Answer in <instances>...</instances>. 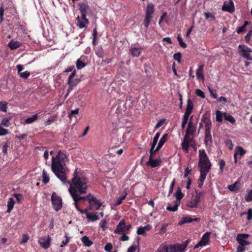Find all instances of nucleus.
<instances>
[{
	"label": "nucleus",
	"instance_id": "obj_15",
	"mask_svg": "<svg viewBox=\"0 0 252 252\" xmlns=\"http://www.w3.org/2000/svg\"><path fill=\"white\" fill-rule=\"evenodd\" d=\"M246 151L242 147L238 146L236 147L234 155V161L235 163L237 162L238 156L239 155L240 156H242L246 153Z\"/></svg>",
	"mask_w": 252,
	"mask_h": 252
},
{
	"label": "nucleus",
	"instance_id": "obj_46",
	"mask_svg": "<svg viewBox=\"0 0 252 252\" xmlns=\"http://www.w3.org/2000/svg\"><path fill=\"white\" fill-rule=\"evenodd\" d=\"M174 59L176 60L178 63H181V54L180 53H177L174 54Z\"/></svg>",
	"mask_w": 252,
	"mask_h": 252
},
{
	"label": "nucleus",
	"instance_id": "obj_51",
	"mask_svg": "<svg viewBox=\"0 0 252 252\" xmlns=\"http://www.w3.org/2000/svg\"><path fill=\"white\" fill-rule=\"evenodd\" d=\"M178 41L180 45L183 48H186L187 47L186 44L183 42L182 38L178 36L177 37Z\"/></svg>",
	"mask_w": 252,
	"mask_h": 252
},
{
	"label": "nucleus",
	"instance_id": "obj_11",
	"mask_svg": "<svg viewBox=\"0 0 252 252\" xmlns=\"http://www.w3.org/2000/svg\"><path fill=\"white\" fill-rule=\"evenodd\" d=\"M131 226L130 224L126 225L124 220H122L117 226L115 230V233H120L121 232H125L126 230H128Z\"/></svg>",
	"mask_w": 252,
	"mask_h": 252
},
{
	"label": "nucleus",
	"instance_id": "obj_18",
	"mask_svg": "<svg viewBox=\"0 0 252 252\" xmlns=\"http://www.w3.org/2000/svg\"><path fill=\"white\" fill-rule=\"evenodd\" d=\"M202 121L205 125V133H211L210 130L212 126V123L211 121L206 118H202Z\"/></svg>",
	"mask_w": 252,
	"mask_h": 252
},
{
	"label": "nucleus",
	"instance_id": "obj_19",
	"mask_svg": "<svg viewBox=\"0 0 252 252\" xmlns=\"http://www.w3.org/2000/svg\"><path fill=\"white\" fill-rule=\"evenodd\" d=\"M154 12V5L152 3L147 4V8L145 11L146 16L153 17V14Z\"/></svg>",
	"mask_w": 252,
	"mask_h": 252
},
{
	"label": "nucleus",
	"instance_id": "obj_4",
	"mask_svg": "<svg viewBox=\"0 0 252 252\" xmlns=\"http://www.w3.org/2000/svg\"><path fill=\"white\" fill-rule=\"evenodd\" d=\"M190 242V240L188 239L186 242L182 244H176L173 246H170L168 247L166 245L161 246L158 249V252H183L186 248L187 246Z\"/></svg>",
	"mask_w": 252,
	"mask_h": 252
},
{
	"label": "nucleus",
	"instance_id": "obj_56",
	"mask_svg": "<svg viewBox=\"0 0 252 252\" xmlns=\"http://www.w3.org/2000/svg\"><path fill=\"white\" fill-rule=\"evenodd\" d=\"M245 246L239 244L237 247V252H244L245 250Z\"/></svg>",
	"mask_w": 252,
	"mask_h": 252
},
{
	"label": "nucleus",
	"instance_id": "obj_6",
	"mask_svg": "<svg viewBox=\"0 0 252 252\" xmlns=\"http://www.w3.org/2000/svg\"><path fill=\"white\" fill-rule=\"evenodd\" d=\"M51 200L52 202L53 206L54 209L58 211L60 210L62 207V199L59 197L55 192L52 194L51 196Z\"/></svg>",
	"mask_w": 252,
	"mask_h": 252
},
{
	"label": "nucleus",
	"instance_id": "obj_5",
	"mask_svg": "<svg viewBox=\"0 0 252 252\" xmlns=\"http://www.w3.org/2000/svg\"><path fill=\"white\" fill-rule=\"evenodd\" d=\"M239 49L240 55L245 59L248 60H252L251 54L252 53V49L245 45H239Z\"/></svg>",
	"mask_w": 252,
	"mask_h": 252
},
{
	"label": "nucleus",
	"instance_id": "obj_37",
	"mask_svg": "<svg viewBox=\"0 0 252 252\" xmlns=\"http://www.w3.org/2000/svg\"><path fill=\"white\" fill-rule=\"evenodd\" d=\"M76 72L74 70L70 75V77H69L68 79V83L70 85V87H72L74 86H75V84L74 83V81L73 80V79L75 75Z\"/></svg>",
	"mask_w": 252,
	"mask_h": 252
},
{
	"label": "nucleus",
	"instance_id": "obj_3",
	"mask_svg": "<svg viewBox=\"0 0 252 252\" xmlns=\"http://www.w3.org/2000/svg\"><path fill=\"white\" fill-rule=\"evenodd\" d=\"M198 167L200 174L207 175L211 168V164L204 150H199Z\"/></svg>",
	"mask_w": 252,
	"mask_h": 252
},
{
	"label": "nucleus",
	"instance_id": "obj_61",
	"mask_svg": "<svg viewBox=\"0 0 252 252\" xmlns=\"http://www.w3.org/2000/svg\"><path fill=\"white\" fill-rule=\"evenodd\" d=\"M205 18L207 19H211L214 20L215 19L214 16L211 13H205Z\"/></svg>",
	"mask_w": 252,
	"mask_h": 252
},
{
	"label": "nucleus",
	"instance_id": "obj_48",
	"mask_svg": "<svg viewBox=\"0 0 252 252\" xmlns=\"http://www.w3.org/2000/svg\"><path fill=\"white\" fill-rule=\"evenodd\" d=\"M83 200L88 199L89 201V202H90V200H91V199L92 200H94L96 198L93 196L91 193H89L88 195L82 196Z\"/></svg>",
	"mask_w": 252,
	"mask_h": 252
},
{
	"label": "nucleus",
	"instance_id": "obj_38",
	"mask_svg": "<svg viewBox=\"0 0 252 252\" xmlns=\"http://www.w3.org/2000/svg\"><path fill=\"white\" fill-rule=\"evenodd\" d=\"M216 121L217 122H221L223 117V114L219 110H217L216 112Z\"/></svg>",
	"mask_w": 252,
	"mask_h": 252
},
{
	"label": "nucleus",
	"instance_id": "obj_63",
	"mask_svg": "<svg viewBox=\"0 0 252 252\" xmlns=\"http://www.w3.org/2000/svg\"><path fill=\"white\" fill-rule=\"evenodd\" d=\"M137 247L138 246L136 245L130 247L128 249L127 252H134L136 250Z\"/></svg>",
	"mask_w": 252,
	"mask_h": 252
},
{
	"label": "nucleus",
	"instance_id": "obj_54",
	"mask_svg": "<svg viewBox=\"0 0 252 252\" xmlns=\"http://www.w3.org/2000/svg\"><path fill=\"white\" fill-rule=\"evenodd\" d=\"M225 161L223 159H221L220 161V170L221 173L223 171V168L225 166Z\"/></svg>",
	"mask_w": 252,
	"mask_h": 252
},
{
	"label": "nucleus",
	"instance_id": "obj_35",
	"mask_svg": "<svg viewBox=\"0 0 252 252\" xmlns=\"http://www.w3.org/2000/svg\"><path fill=\"white\" fill-rule=\"evenodd\" d=\"M175 205L173 207L167 206L166 209L169 211L175 212L177 210L178 207L179 206V201H175L174 203Z\"/></svg>",
	"mask_w": 252,
	"mask_h": 252
},
{
	"label": "nucleus",
	"instance_id": "obj_62",
	"mask_svg": "<svg viewBox=\"0 0 252 252\" xmlns=\"http://www.w3.org/2000/svg\"><path fill=\"white\" fill-rule=\"evenodd\" d=\"M175 184V179H174L172 181V183L170 187L168 196L170 195V194L172 192Z\"/></svg>",
	"mask_w": 252,
	"mask_h": 252
},
{
	"label": "nucleus",
	"instance_id": "obj_40",
	"mask_svg": "<svg viewBox=\"0 0 252 252\" xmlns=\"http://www.w3.org/2000/svg\"><path fill=\"white\" fill-rule=\"evenodd\" d=\"M42 181L44 184H47L49 181V177L44 169L42 171Z\"/></svg>",
	"mask_w": 252,
	"mask_h": 252
},
{
	"label": "nucleus",
	"instance_id": "obj_32",
	"mask_svg": "<svg viewBox=\"0 0 252 252\" xmlns=\"http://www.w3.org/2000/svg\"><path fill=\"white\" fill-rule=\"evenodd\" d=\"M223 117L226 121L229 122L231 124H234L235 122L234 118L227 113H223Z\"/></svg>",
	"mask_w": 252,
	"mask_h": 252
},
{
	"label": "nucleus",
	"instance_id": "obj_44",
	"mask_svg": "<svg viewBox=\"0 0 252 252\" xmlns=\"http://www.w3.org/2000/svg\"><path fill=\"white\" fill-rule=\"evenodd\" d=\"M86 64L80 59L77 60L76 62V67L78 69H81L85 66Z\"/></svg>",
	"mask_w": 252,
	"mask_h": 252
},
{
	"label": "nucleus",
	"instance_id": "obj_20",
	"mask_svg": "<svg viewBox=\"0 0 252 252\" xmlns=\"http://www.w3.org/2000/svg\"><path fill=\"white\" fill-rule=\"evenodd\" d=\"M160 163V159H153L152 157L150 156L147 164L150 165L152 167H155L158 166Z\"/></svg>",
	"mask_w": 252,
	"mask_h": 252
},
{
	"label": "nucleus",
	"instance_id": "obj_33",
	"mask_svg": "<svg viewBox=\"0 0 252 252\" xmlns=\"http://www.w3.org/2000/svg\"><path fill=\"white\" fill-rule=\"evenodd\" d=\"M14 201L12 198H9L8 199V203H7V213H10L11 210L13 209L14 205Z\"/></svg>",
	"mask_w": 252,
	"mask_h": 252
},
{
	"label": "nucleus",
	"instance_id": "obj_28",
	"mask_svg": "<svg viewBox=\"0 0 252 252\" xmlns=\"http://www.w3.org/2000/svg\"><path fill=\"white\" fill-rule=\"evenodd\" d=\"M203 65H201L199 66L198 69L196 71V77L198 79H201L202 80H204V77L203 75Z\"/></svg>",
	"mask_w": 252,
	"mask_h": 252
},
{
	"label": "nucleus",
	"instance_id": "obj_22",
	"mask_svg": "<svg viewBox=\"0 0 252 252\" xmlns=\"http://www.w3.org/2000/svg\"><path fill=\"white\" fill-rule=\"evenodd\" d=\"M21 45V43L19 41L12 39L8 43V46L11 50H14L19 48Z\"/></svg>",
	"mask_w": 252,
	"mask_h": 252
},
{
	"label": "nucleus",
	"instance_id": "obj_45",
	"mask_svg": "<svg viewBox=\"0 0 252 252\" xmlns=\"http://www.w3.org/2000/svg\"><path fill=\"white\" fill-rule=\"evenodd\" d=\"M126 194H127L126 192H125V194L124 195L119 197L117 198L115 205H120L122 203V201L125 198L126 196Z\"/></svg>",
	"mask_w": 252,
	"mask_h": 252
},
{
	"label": "nucleus",
	"instance_id": "obj_36",
	"mask_svg": "<svg viewBox=\"0 0 252 252\" xmlns=\"http://www.w3.org/2000/svg\"><path fill=\"white\" fill-rule=\"evenodd\" d=\"M37 118L38 114H36L34 115H32L31 117H29L25 120V123L31 124L34 122L36 120H37Z\"/></svg>",
	"mask_w": 252,
	"mask_h": 252
},
{
	"label": "nucleus",
	"instance_id": "obj_34",
	"mask_svg": "<svg viewBox=\"0 0 252 252\" xmlns=\"http://www.w3.org/2000/svg\"><path fill=\"white\" fill-rule=\"evenodd\" d=\"M176 199L175 201H179V204H180V200L183 197L184 194L181 192V189L180 188L178 189L175 193Z\"/></svg>",
	"mask_w": 252,
	"mask_h": 252
},
{
	"label": "nucleus",
	"instance_id": "obj_26",
	"mask_svg": "<svg viewBox=\"0 0 252 252\" xmlns=\"http://www.w3.org/2000/svg\"><path fill=\"white\" fill-rule=\"evenodd\" d=\"M151 228L149 224H147L144 227H139L137 230V233L138 235H144L147 231H149Z\"/></svg>",
	"mask_w": 252,
	"mask_h": 252
},
{
	"label": "nucleus",
	"instance_id": "obj_24",
	"mask_svg": "<svg viewBox=\"0 0 252 252\" xmlns=\"http://www.w3.org/2000/svg\"><path fill=\"white\" fill-rule=\"evenodd\" d=\"M200 219L199 218H194L192 219L189 217H183L182 218L181 221L179 222L180 225H182L185 223L191 222L192 221H199Z\"/></svg>",
	"mask_w": 252,
	"mask_h": 252
},
{
	"label": "nucleus",
	"instance_id": "obj_1",
	"mask_svg": "<svg viewBox=\"0 0 252 252\" xmlns=\"http://www.w3.org/2000/svg\"><path fill=\"white\" fill-rule=\"evenodd\" d=\"M68 160L67 156L61 151L58 152L56 158L52 157L51 168L57 177L63 183H66L65 162Z\"/></svg>",
	"mask_w": 252,
	"mask_h": 252
},
{
	"label": "nucleus",
	"instance_id": "obj_12",
	"mask_svg": "<svg viewBox=\"0 0 252 252\" xmlns=\"http://www.w3.org/2000/svg\"><path fill=\"white\" fill-rule=\"evenodd\" d=\"M222 10L223 11L232 13L235 10L234 3L232 0H229L224 2L223 5L222 7Z\"/></svg>",
	"mask_w": 252,
	"mask_h": 252
},
{
	"label": "nucleus",
	"instance_id": "obj_29",
	"mask_svg": "<svg viewBox=\"0 0 252 252\" xmlns=\"http://www.w3.org/2000/svg\"><path fill=\"white\" fill-rule=\"evenodd\" d=\"M81 240L84 245L86 247H90L93 244V242L91 241L87 236H83Z\"/></svg>",
	"mask_w": 252,
	"mask_h": 252
},
{
	"label": "nucleus",
	"instance_id": "obj_9",
	"mask_svg": "<svg viewBox=\"0 0 252 252\" xmlns=\"http://www.w3.org/2000/svg\"><path fill=\"white\" fill-rule=\"evenodd\" d=\"M77 21V26L80 29L86 28L87 25L89 24V20L86 18V16H78L76 18Z\"/></svg>",
	"mask_w": 252,
	"mask_h": 252
},
{
	"label": "nucleus",
	"instance_id": "obj_60",
	"mask_svg": "<svg viewBox=\"0 0 252 252\" xmlns=\"http://www.w3.org/2000/svg\"><path fill=\"white\" fill-rule=\"evenodd\" d=\"M112 249V245H111V243H107L105 246V247H104V250L106 251V252H110L111 249Z\"/></svg>",
	"mask_w": 252,
	"mask_h": 252
},
{
	"label": "nucleus",
	"instance_id": "obj_17",
	"mask_svg": "<svg viewBox=\"0 0 252 252\" xmlns=\"http://www.w3.org/2000/svg\"><path fill=\"white\" fill-rule=\"evenodd\" d=\"M199 202L198 197L192 196L190 202L187 204V206L191 208H197V203Z\"/></svg>",
	"mask_w": 252,
	"mask_h": 252
},
{
	"label": "nucleus",
	"instance_id": "obj_21",
	"mask_svg": "<svg viewBox=\"0 0 252 252\" xmlns=\"http://www.w3.org/2000/svg\"><path fill=\"white\" fill-rule=\"evenodd\" d=\"M69 193L74 201V205L76 209H78L77 202L79 200H83L82 196H79V194H78L77 193H74L71 192H69Z\"/></svg>",
	"mask_w": 252,
	"mask_h": 252
},
{
	"label": "nucleus",
	"instance_id": "obj_7",
	"mask_svg": "<svg viewBox=\"0 0 252 252\" xmlns=\"http://www.w3.org/2000/svg\"><path fill=\"white\" fill-rule=\"evenodd\" d=\"M190 134H189L188 133H186L185 136L184 138L183 142L182 144V149L183 151L186 152H188V149L189 147V145L191 143L192 141V138L191 137Z\"/></svg>",
	"mask_w": 252,
	"mask_h": 252
},
{
	"label": "nucleus",
	"instance_id": "obj_31",
	"mask_svg": "<svg viewBox=\"0 0 252 252\" xmlns=\"http://www.w3.org/2000/svg\"><path fill=\"white\" fill-rule=\"evenodd\" d=\"M204 142L206 145H210L212 143V138L211 133H205Z\"/></svg>",
	"mask_w": 252,
	"mask_h": 252
},
{
	"label": "nucleus",
	"instance_id": "obj_49",
	"mask_svg": "<svg viewBox=\"0 0 252 252\" xmlns=\"http://www.w3.org/2000/svg\"><path fill=\"white\" fill-rule=\"evenodd\" d=\"M57 118L56 116H53L52 117L50 118L49 119H48L46 122V125H49L52 123L54 122Z\"/></svg>",
	"mask_w": 252,
	"mask_h": 252
},
{
	"label": "nucleus",
	"instance_id": "obj_58",
	"mask_svg": "<svg viewBox=\"0 0 252 252\" xmlns=\"http://www.w3.org/2000/svg\"><path fill=\"white\" fill-rule=\"evenodd\" d=\"M165 121L164 119H161L160 120L157 124L155 126V128L157 129L159 128L160 126H161L164 123Z\"/></svg>",
	"mask_w": 252,
	"mask_h": 252
},
{
	"label": "nucleus",
	"instance_id": "obj_64",
	"mask_svg": "<svg viewBox=\"0 0 252 252\" xmlns=\"http://www.w3.org/2000/svg\"><path fill=\"white\" fill-rule=\"evenodd\" d=\"M248 220H251L252 218V209L251 208L249 209L248 211Z\"/></svg>",
	"mask_w": 252,
	"mask_h": 252
},
{
	"label": "nucleus",
	"instance_id": "obj_16",
	"mask_svg": "<svg viewBox=\"0 0 252 252\" xmlns=\"http://www.w3.org/2000/svg\"><path fill=\"white\" fill-rule=\"evenodd\" d=\"M79 10L80 11L81 15L83 16H86V13L87 10L89 8V5L85 3H79Z\"/></svg>",
	"mask_w": 252,
	"mask_h": 252
},
{
	"label": "nucleus",
	"instance_id": "obj_39",
	"mask_svg": "<svg viewBox=\"0 0 252 252\" xmlns=\"http://www.w3.org/2000/svg\"><path fill=\"white\" fill-rule=\"evenodd\" d=\"M206 176L203 174H200V177L198 181V186L201 188L203 184L204 181L206 178Z\"/></svg>",
	"mask_w": 252,
	"mask_h": 252
},
{
	"label": "nucleus",
	"instance_id": "obj_27",
	"mask_svg": "<svg viewBox=\"0 0 252 252\" xmlns=\"http://www.w3.org/2000/svg\"><path fill=\"white\" fill-rule=\"evenodd\" d=\"M167 137V134H165L162 136L161 138L160 139V140L158 142V145L157 147L156 148V149H155V151H158L161 148V147L163 146L164 143L166 141Z\"/></svg>",
	"mask_w": 252,
	"mask_h": 252
},
{
	"label": "nucleus",
	"instance_id": "obj_41",
	"mask_svg": "<svg viewBox=\"0 0 252 252\" xmlns=\"http://www.w3.org/2000/svg\"><path fill=\"white\" fill-rule=\"evenodd\" d=\"M192 109H193V103L190 99H189L188 100V103H187V106L186 107V111L191 113Z\"/></svg>",
	"mask_w": 252,
	"mask_h": 252
},
{
	"label": "nucleus",
	"instance_id": "obj_55",
	"mask_svg": "<svg viewBox=\"0 0 252 252\" xmlns=\"http://www.w3.org/2000/svg\"><path fill=\"white\" fill-rule=\"evenodd\" d=\"M248 24V22H246L244 24V25L240 27L238 29L237 32L238 33H240V32H243V31H245V27L246 26V25Z\"/></svg>",
	"mask_w": 252,
	"mask_h": 252
},
{
	"label": "nucleus",
	"instance_id": "obj_2",
	"mask_svg": "<svg viewBox=\"0 0 252 252\" xmlns=\"http://www.w3.org/2000/svg\"><path fill=\"white\" fill-rule=\"evenodd\" d=\"M70 186L68 189L69 192H71L78 194L86 193L87 189L90 187L86 178L81 177L76 169L73 174V177L71 182H66Z\"/></svg>",
	"mask_w": 252,
	"mask_h": 252
},
{
	"label": "nucleus",
	"instance_id": "obj_50",
	"mask_svg": "<svg viewBox=\"0 0 252 252\" xmlns=\"http://www.w3.org/2000/svg\"><path fill=\"white\" fill-rule=\"evenodd\" d=\"M19 75L21 77L26 79L29 77V76L30 75V72L28 71H26L23 72H21L19 74Z\"/></svg>",
	"mask_w": 252,
	"mask_h": 252
},
{
	"label": "nucleus",
	"instance_id": "obj_25",
	"mask_svg": "<svg viewBox=\"0 0 252 252\" xmlns=\"http://www.w3.org/2000/svg\"><path fill=\"white\" fill-rule=\"evenodd\" d=\"M196 131V127L192 125L191 122L190 121L189 123L188 128L186 130V133L192 135Z\"/></svg>",
	"mask_w": 252,
	"mask_h": 252
},
{
	"label": "nucleus",
	"instance_id": "obj_23",
	"mask_svg": "<svg viewBox=\"0 0 252 252\" xmlns=\"http://www.w3.org/2000/svg\"><path fill=\"white\" fill-rule=\"evenodd\" d=\"M141 48L135 47H131L130 49V52L134 57H139L141 53Z\"/></svg>",
	"mask_w": 252,
	"mask_h": 252
},
{
	"label": "nucleus",
	"instance_id": "obj_57",
	"mask_svg": "<svg viewBox=\"0 0 252 252\" xmlns=\"http://www.w3.org/2000/svg\"><path fill=\"white\" fill-rule=\"evenodd\" d=\"M160 136V133L159 132H158L155 136L154 137V139H153V144H154V145H156L157 144V142L158 141V139L159 138V137Z\"/></svg>",
	"mask_w": 252,
	"mask_h": 252
},
{
	"label": "nucleus",
	"instance_id": "obj_42",
	"mask_svg": "<svg viewBox=\"0 0 252 252\" xmlns=\"http://www.w3.org/2000/svg\"><path fill=\"white\" fill-rule=\"evenodd\" d=\"M153 18V17H149V16H145V19L143 21V25L145 28H147L150 23L151 20Z\"/></svg>",
	"mask_w": 252,
	"mask_h": 252
},
{
	"label": "nucleus",
	"instance_id": "obj_13",
	"mask_svg": "<svg viewBox=\"0 0 252 252\" xmlns=\"http://www.w3.org/2000/svg\"><path fill=\"white\" fill-rule=\"evenodd\" d=\"M39 243L44 249H47L50 246L51 238L49 236H43L39 239Z\"/></svg>",
	"mask_w": 252,
	"mask_h": 252
},
{
	"label": "nucleus",
	"instance_id": "obj_47",
	"mask_svg": "<svg viewBox=\"0 0 252 252\" xmlns=\"http://www.w3.org/2000/svg\"><path fill=\"white\" fill-rule=\"evenodd\" d=\"M78 113H79V109L78 108H77V109H76L75 110H71L70 113L68 115V118L70 119H71L72 116L74 115H77V114H78Z\"/></svg>",
	"mask_w": 252,
	"mask_h": 252
},
{
	"label": "nucleus",
	"instance_id": "obj_43",
	"mask_svg": "<svg viewBox=\"0 0 252 252\" xmlns=\"http://www.w3.org/2000/svg\"><path fill=\"white\" fill-rule=\"evenodd\" d=\"M238 185L239 183L238 182H236L233 184L229 185L228 186V188L231 191H235L238 189Z\"/></svg>",
	"mask_w": 252,
	"mask_h": 252
},
{
	"label": "nucleus",
	"instance_id": "obj_14",
	"mask_svg": "<svg viewBox=\"0 0 252 252\" xmlns=\"http://www.w3.org/2000/svg\"><path fill=\"white\" fill-rule=\"evenodd\" d=\"M89 203L90 204L89 209L90 210L94 209L95 210H97L101 206V203L99 201L97 200L96 198L94 200H92V199H91V200H90V202Z\"/></svg>",
	"mask_w": 252,
	"mask_h": 252
},
{
	"label": "nucleus",
	"instance_id": "obj_30",
	"mask_svg": "<svg viewBox=\"0 0 252 252\" xmlns=\"http://www.w3.org/2000/svg\"><path fill=\"white\" fill-rule=\"evenodd\" d=\"M87 218L88 220L92 221H95L99 219L96 214H93L91 213H87Z\"/></svg>",
	"mask_w": 252,
	"mask_h": 252
},
{
	"label": "nucleus",
	"instance_id": "obj_52",
	"mask_svg": "<svg viewBox=\"0 0 252 252\" xmlns=\"http://www.w3.org/2000/svg\"><path fill=\"white\" fill-rule=\"evenodd\" d=\"M245 199L247 201H251L252 200V189H251L246 196Z\"/></svg>",
	"mask_w": 252,
	"mask_h": 252
},
{
	"label": "nucleus",
	"instance_id": "obj_53",
	"mask_svg": "<svg viewBox=\"0 0 252 252\" xmlns=\"http://www.w3.org/2000/svg\"><path fill=\"white\" fill-rule=\"evenodd\" d=\"M6 104L3 102H0V110L3 111V112H6Z\"/></svg>",
	"mask_w": 252,
	"mask_h": 252
},
{
	"label": "nucleus",
	"instance_id": "obj_8",
	"mask_svg": "<svg viewBox=\"0 0 252 252\" xmlns=\"http://www.w3.org/2000/svg\"><path fill=\"white\" fill-rule=\"evenodd\" d=\"M211 232H206L202 236L201 240L194 247V249L198 248L199 247L204 246L208 244Z\"/></svg>",
	"mask_w": 252,
	"mask_h": 252
},
{
	"label": "nucleus",
	"instance_id": "obj_10",
	"mask_svg": "<svg viewBox=\"0 0 252 252\" xmlns=\"http://www.w3.org/2000/svg\"><path fill=\"white\" fill-rule=\"evenodd\" d=\"M249 236L250 235L248 234H238L236 239L240 245L246 246L250 244L249 241L247 240Z\"/></svg>",
	"mask_w": 252,
	"mask_h": 252
},
{
	"label": "nucleus",
	"instance_id": "obj_59",
	"mask_svg": "<svg viewBox=\"0 0 252 252\" xmlns=\"http://www.w3.org/2000/svg\"><path fill=\"white\" fill-rule=\"evenodd\" d=\"M8 133V130L0 126V135H4Z\"/></svg>",
	"mask_w": 252,
	"mask_h": 252
}]
</instances>
